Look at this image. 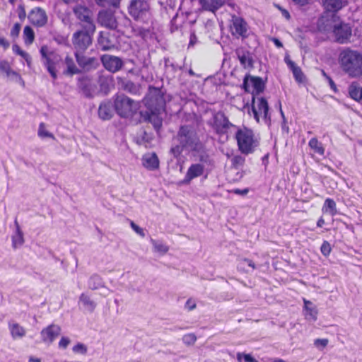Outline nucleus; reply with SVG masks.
Listing matches in <instances>:
<instances>
[{"label":"nucleus","mask_w":362,"mask_h":362,"mask_svg":"<svg viewBox=\"0 0 362 362\" xmlns=\"http://www.w3.org/2000/svg\"><path fill=\"white\" fill-rule=\"evenodd\" d=\"M95 1L99 6L117 9L120 6L121 0H95Z\"/></svg>","instance_id":"58836bf2"},{"label":"nucleus","mask_w":362,"mask_h":362,"mask_svg":"<svg viewBox=\"0 0 362 362\" xmlns=\"http://www.w3.org/2000/svg\"><path fill=\"white\" fill-rule=\"evenodd\" d=\"M40 52L42 59L47 57L48 55H54V53L53 52H49L48 47L46 45H43L41 47Z\"/></svg>","instance_id":"864d4df0"},{"label":"nucleus","mask_w":362,"mask_h":362,"mask_svg":"<svg viewBox=\"0 0 362 362\" xmlns=\"http://www.w3.org/2000/svg\"><path fill=\"white\" fill-rule=\"evenodd\" d=\"M100 62L107 71L112 73L119 71L124 65L121 58L110 54L103 55L100 57Z\"/></svg>","instance_id":"ddd939ff"},{"label":"nucleus","mask_w":362,"mask_h":362,"mask_svg":"<svg viewBox=\"0 0 362 362\" xmlns=\"http://www.w3.org/2000/svg\"><path fill=\"white\" fill-rule=\"evenodd\" d=\"M100 91L104 95H107L114 86L113 77L111 75H100L98 79Z\"/></svg>","instance_id":"b1692460"},{"label":"nucleus","mask_w":362,"mask_h":362,"mask_svg":"<svg viewBox=\"0 0 362 362\" xmlns=\"http://www.w3.org/2000/svg\"><path fill=\"white\" fill-rule=\"evenodd\" d=\"M247 24L241 17L233 16L232 17L231 32L236 37H247Z\"/></svg>","instance_id":"a211bd4d"},{"label":"nucleus","mask_w":362,"mask_h":362,"mask_svg":"<svg viewBox=\"0 0 362 362\" xmlns=\"http://www.w3.org/2000/svg\"><path fill=\"white\" fill-rule=\"evenodd\" d=\"M8 329L13 339L22 338L25 335V329L18 323L14 322H8Z\"/></svg>","instance_id":"7c9ffc66"},{"label":"nucleus","mask_w":362,"mask_h":362,"mask_svg":"<svg viewBox=\"0 0 362 362\" xmlns=\"http://www.w3.org/2000/svg\"><path fill=\"white\" fill-rule=\"evenodd\" d=\"M70 344V339L68 337H63L59 342V348L66 349Z\"/></svg>","instance_id":"680f3d73"},{"label":"nucleus","mask_w":362,"mask_h":362,"mask_svg":"<svg viewBox=\"0 0 362 362\" xmlns=\"http://www.w3.org/2000/svg\"><path fill=\"white\" fill-rule=\"evenodd\" d=\"M24 41L26 45L33 42L35 39V33L31 27L27 25L23 30Z\"/></svg>","instance_id":"ea45409f"},{"label":"nucleus","mask_w":362,"mask_h":362,"mask_svg":"<svg viewBox=\"0 0 362 362\" xmlns=\"http://www.w3.org/2000/svg\"><path fill=\"white\" fill-rule=\"evenodd\" d=\"M73 11L76 18L83 22L81 28H86L89 25H95L91 16V11L87 7L78 5L74 8Z\"/></svg>","instance_id":"dca6fc26"},{"label":"nucleus","mask_w":362,"mask_h":362,"mask_svg":"<svg viewBox=\"0 0 362 362\" xmlns=\"http://www.w3.org/2000/svg\"><path fill=\"white\" fill-rule=\"evenodd\" d=\"M142 160L143 165L150 170H154L159 167V160L155 153L145 155Z\"/></svg>","instance_id":"bb28decb"},{"label":"nucleus","mask_w":362,"mask_h":362,"mask_svg":"<svg viewBox=\"0 0 362 362\" xmlns=\"http://www.w3.org/2000/svg\"><path fill=\"white\" fill-rule=\"evenodd\" d=\"M147 111L153 113H160L165 107L164 93L161 89L156 87H150L148 95L146 98Z\"/></svg>","instance_id":"6e6552de"},{"label":"nucleus","mask_w":362,"mask_h":362,"mask_svg":"<svg viewBox=\"0 0 362 362\" xmlns=\"http://www.w3.org/2000/svg\"><path fill=\"white\" fill-rule=\"evenodd\" d=\"M178 18H179V14H178V13H177L173 16V18H172V20L170 21V31L172 33L177 30L178 28H180V25H181L180 23H177Z\"/></svg>","instance_id":"8fccbe9b"},{"label":"nucleus","mask_w":362,"mask_h":362,"mask_svg":"<svg viewBox=\"0 0 362 362\" xmlns=\"http://www.w3.org/2000/svg\"><path fill=\"white\" fill-rule=\"evenodd\" d=\"M274 6L281 11L282 16L286 19L289 20L291 18V15H290L289 12L286 9L284 8L279 4H274Z\"/></svg>","instance_id":"4d7b16f0"},{"label":"nucleus","mask_w":362,"mask_h":362,"mask_svg":"<svg viewBox=\"0 0 362 362\" xmlns=\"http://www.w3.org/2000/svg\"><path fill=\"white\" fill-rule=\"evenodd\" d=\"M322 211L334 216L337 214L336 202L330 198H327L325 201Z\"/></svg>","instance_id":"c9c22d12"},{"label":"nucleus","mask_w":362,"mask_h":362,"mask_svg":"<svg viewBox=\"0 0 362 362\" xmlns=\"http://www.w3.org/2000/svg\"><path fill=\"white\" fill-rule=\"evenodd\" d=\"M331 250H332V248H331V245H330L329 243L326 240L323 241V243L321 245V247H320V251H321L322 254L324 256L327 257L328 255H329Z\"/></svg>","instance_id":"de8ad7c7"},{"label":"nucleus","mask_w":362,"mask_h":362,"mask_svg":"<svg viewBox=\"0 0 362 362\" xmlns=\"http://www.w3.org/2000/svg\"><path fill=\"white\" fill-rule=\"evenodd\" d=\"M98 117L103 120H109L114 115V104L110 100L103 101L98 107Z\"/></svg>","instance_id":"412c9836"},{"label":"nucleus","mask_w":362,"mask_h":362,"mask_svg":"<svg viewBox=\"0 0 362 362\" xmlns=\"http://www.w3.org/2000/svg\"><path fill=\"white\" fill-rule=\"evenodd\" d=\"M333 33L338 42L344 43L351 35V28L348 24L341 22L334 25Z\"/></svg>","instance_id":"f3484780"},{"label":"nucleus","mask_w":362,"mask_h":362,"mask_svg":"<svg viewBox=\"0 0 362 362\" xmlns=\"http://www.w3.org/2000/svg\"><path fill=\"white\" fill-rule=\"evenodd\" d=\"M256 99L257 102L255 101V107L258 117H259V114L263 113L265 123L269 124L271 122V115L269 112V107L267 99L263 97L256 98Z\"/></svg>","instance_id":"4be33fe9"},{"label":"nucleus","mask_w":362,"mask_h":362,"mask_svg":"<svg viewBox=\"0 0 362 362\" xmlns=\"http://www.w3.org/2000/svg\"><path fill=\"white\" fill-rule=\"evenodd\" d=\"M61 328L57 325H51L41 331L42 339L45 342L52 343L60 334Z\"/></svg>","instance_id":"aec40b11"},{"label":"nucleus","mask_w":362,"mask_h":362,"mask_svg":"<svg viewBox=\"0 0 362 362\" xmlns=\"http://www.w3.org/2000/svg\"><path fill=\"white\" fill-rule=\"evenodd\" d=\"M127 10L136 21L145 22L151 16L148 0H130Z\"/></svg>","instance_id":"0eeeda50"},{"label":"nucleus","mask_w":362,"mask_h":362,"mask_svg":"<svg viewBox=\"0 0 362 362\" xmlns=\"http://www.w3.org/2000/svg\"><path fill=\"white\" fill-rule=\"evenodd\" d=\"M202 8L206 11L215 12L225 3V0H199Z\"/></svg>","instance_id":"c85d7f7f"},{"label":"nucleus","mask_w":362,"mask_h":362,"mask_svg":"<svg viewBox=\"0 0 362 362\" xmlns=\"http://www.w3.org/2000/svg\"><path fill=\"white\" fill-rule=\"evenodd\" d=\"M18 18L21 20H24L26 17V13H25L24 6L23 5H19L18 7Z\"/></svg>","instance_id":"e2e57ef3"},{"label":"nucleus","mask_w":362,"mask_h":362,"mask_svg":"<svg viewBox=\"0 0 362 362\" xmlns=\"http://www.w3.org/2000/svg\"><path fill=\"white\" fill-rule=\"evenodd\" d=\"M16 230L15 233L12 235V246L13 248H18L24 243L23 233L21 230L20 226L16 219L14 221Z\"/></svg>","instance_id":"c756f323"},{"label":"nucleus","mask_w":362,"mask_h":362,"mask_svg":"<svg viewBox=\"0 0 362 362\" xmlns=\"http://www.w3.org/2000/svg\"><path fill=\"white\" fill-rule=\"evenodd\" d=\"M28 18L31 24L37 27H43L47 23V16L44 9L40 7H35L32 9Z\"/></svg>","instance_id":"4468645a"},{"label":"nucleus","mask_w":362,"mask_h":362,"mask_svg":"<svg viewBox=\"0 0 362 362\" xmlns=\"http://www.w3.org/2000/svg\"><path fill=\"white\" fill-rule=\"evenodd\" d=\"M79 302H81L85 308L90 313H92L96 307V303L93 300H92L88 296L86 295L85 293H82L80 296Z\"/></svg>","instance_id":"e433bc0d"},{"label":"nucleus","mask_w":362,"mask_h":362,"mask_svg":"<svg viewBox=\"0 0 362 362\" xmlns=\"http://www.w3.org/2000/svg\"><path fill=\"white\" fill-rule=\"evenodd\" d=\"M196 341L197 337L192 333L185 334L182 337L183 343L187 346L193 345Z\"/></svg>","instance_id":"a18cd8bd"},{"label":"nucleus","mask_w":362,"mask_h":362,"mask_svg":"<svg viewBox=\"0 0 362 362\" xmlns=\"http://www.w3.org/2000/svg\"><path fill=\"white\" fill-rule=\"evenodd\" d=\"M21 25L18 23H15L13 27L11 30V36L13 37H16L18 36L21 31Z\"/></svg>","instance_id":"5fc2aeb1"},{"label":"nucleus","mask_w":362,"mask_h":362,"mask_svg":"<svg viewBox=\"0 0 362 362\" xmlns=\"http://www.w3.org/2000/svg\"><path fill=\"white\" fill-rule=\"evenodd\" d=\"M328 344L327 339H317L315 340L314 344L317 347H325Z\"/></svg>","instance_id":"13d9d810"},{"label":"nucleus","mask_w":362,"mask_h":362,"mask_svg":"<svg viewBox=\"0 0 362 362\" xmlns=\"http://www.w3.org/2000/svg\"><path fill=\"white\" fill-rule=\"evenodd\" d=\"M214 163L211 158L209 156V162L204 163L200 162L192 163L190 165L187 171L185 174V176L182 180V183L185 185H188L191 182V181L198 177H200L205 174L204 178L206 179L208 176L209 171L206 169L205 165H211Z\"/></svg>","instance_id":"9d476101"},{"label":"nucleus","mask_w":362,"mask_h":362,"mask_svg":"<svg viewBox=\"0 0 362 362\" xmlns=\"http://www.w3.org/2000/svg\"><path fill=\"white\" fill-rule=\"evenodd\" d=\"M88 286L91 290H97L105 287V282L98 274H94L89 278Z\"/></svg>","instance_id":"2f4dec72"},{"label":"nucleus","mask_w":362,"mask_h":362,"mask_svg":"<svg viewBox=\"0 0 362 362\" xmlns=\"http://www.w3.org/2000/svg\"><path fill=\"white\" fill-rule=\"evenodd\" d=\"M185 307L189 310H192L196 308V303L192 299H188Z\"/></svg>","instance_id":"338daca9"},{"label":"nucleus","mask_w":362,"mask_h":362,"mask_svg":"<svg viewBox=\"0 0 362 362\" xmlns=\"http://www.w3.org/2000/svg\"><path fill=\"white\" fill-rule=\"evenodd\" d=\"M245 161V158L241 155H235L231 159L232 165L233 168L238 169L242 167Z\"/></svg>","instance_id":"37998d69"},{"label":"nucleus","mask_w":362,"mask_h":362,"mask_svg":"<svg viewBox=\"0 0 362 362\" xmlns=\"http://www.w3.org/2000/svg\"><path fill=\"white\" fill-rule=\"evenodd\" d=\"M132 228L139 235H140L141 237L145 236V233L144 232V230L140 228L139 226H137L134 221H131L130 223Z\"/></svg>","instance_id":"6e6d98bb"},{"label":"nucleus","mask_w":362,"mask_h":362,"mask_svg":"<svg viewBox=\"0 0 362 362\" xmlns=\"http://www.w3.org/2000/svg\"><path fill=\"white\" fill-rule=\"evenodd\" d=\"M98 20L101 25L107 28L115 30L117 28V22L114 12L110 10H103L99 11Z\"/></svg>","instance_id":"2eb2a0df"},{"label":"nucleus","mask_w":362,"mask_h":362,"mask_svg":"<svg viewBox=\"0 0 362 362\" xmlns=\"http://www.w3.org/2000/svg\"><path fill=\"white\" fill-rule=\"evenodd\" d=\"M236 54L240 64L245 69L253 67L254 60L250 52L243 49H240L236 50Z\"/></svg>","instance_id":"5701e85b"},{"label":"nucleus","mask_w":362,"mask_h":362,"mask_svg":"<svg viewBox=\"0 0 362 362\" xmlns=\"http://www.w3.org/2000/svg\"><path fill=\"white\" fill-rule=\"evenodd\" d=\"M235 139L239 151L245 155L252 153L259 146V141L255 138L253 131L246 127L238 129Z\"/></svg>","instance_id":"39448f33"},{"label":"nucleus","mask_w":362,"mask_h":362,"mask_svg":"<svg viewBox=\"0 0 362 362\" xmlns=\"http://www.w3.org/2000/svg\"><path fill=\"white\" fill-rule=\"evenodd\" d=\"M291 70L292 71L293 77L295 78L296 81H298L299 83H301L303 81L304 74H303L301 69L299 66H296Z\"/></svg>","instance_id":"c03bdc74"},{"label":"nucleus","mask_w":362,"mask_h":362,"mask_svg":"<svg viewBox=\"0 0 362 362\" xmlns=\"http://www.w3.org/2000/svg\"><path fill=\"white\" fill-rule=\"evenodd\" d=\"M114 110L122 118H128L132 116L137 108L136 102L124 94H116L113 97Z\"/></svg>","instance_id":"423d86ee"},{"label":"nucleus","mask_w":362,"mask_h":362,"mask_svg":"<svg viewBox=\"0 0 362 362\" xmlns=\"http://www.w3.org/2000/svg\"><path fill=\"white\" fill-rule=\"evenodd\" d=\"M46 68H47V71L49 73V74L52 77V78L54 80L57 79V71L55 69V66H46Z\"/></svg>","instance_id":"0e129e2a"},{"label":"nucleus","mask_w":362,"mask_h":362,"mask_svg":"<svg viewBox=\"0 0 362 362\" xmlns=\"http://www.w3.org/2000/svg\"><path fill=\"white\" fill-rule=\"evenodd\" d=\"M77 86L85 98L90 99L95 96L96 86L88 76L78 78Z\"/></svg>","instance_id":"f8f14e48"},{"label":"nucleus","mask_w":362,"mask_h":362,"mask_svg":"<svg viewBox=\"0 0 362 362\" xmlns=\"http://www.w3.org/2000/svg\"><path fill=\"white\" fill-rule=\"evenodd\" d=\"M323 5L326 10L331 12H336L343 6V0H322Z\"/></svg>","instance_id":"473e14b6"},{"label":"nucleus","mask_w":362,"mask_h":362,"mask_svg":"<svg viewBox=\"0 0 362 362\" xmlns=\"http://www.w3.org/2000/svg\"><path fill=\"white\" fill-rule=\"evenodd\" d=\"M308 304L313 305V303L304 299L305 316L307 320L316 321L317 310L315 307H308Z\"/></svg>","instance_id":"72a5a7b5"},{"label":"nucleus","mask_w":362,"mask_h":362,"mask_svg":"<svg viewBox=\"0 0 362 362\" xmlns=\"http://www.w3.org/2000/svg\"><path fill=\"white\" fill-rule=\"evenodd\" d=\"M361 87L356 82H353L349 86V94L350 97L355 100H361L362 96H361Z\"/></svg>","instance_id":"f704fd0d"},{"label":"nucleus","mask_w":362,"mask_h":362,"mask_svg":"<svg viewBox=\"0 0 362 362\" xmlns=\"http://www.w3.org/2000/svg\"><path fill=\"white\" fill-rule=\"evenodd\" d=\"M57 55L54 54V55H48L47 57L43 59V64L44 66H55L56 62L57 61Z\"/></svg>","instance_id":"49530a36"},{"label":"nucleus","mask_w":362,"mask_h":362,"mask_svg":"<svg viewBox=\"0 0 362 362\" xmlns=\"http://www.w3.org/2000/svg\"><path fill=\"white\" fill-rule=\"evenodd\" d=\"M164 66L166 72L175 74L178 70L182 69V66L173 62L170 58H164Z\"/></svg>","instance_id":"4c0bfd02"},{"label":"nucleus","mask_w":362,"mask_h":362,"mask_svg":"<svg viewBox=\"0 0 362 362\" xmlns=\"http://www.w3.org/2000/svg\"><path fill=\"white\" fill-rule=\"evenodd\" d=\"M207 124L218 135L226 134L230 127H235L221 111H214L212 117L207 122Z\"/></svg>","instance_id":"1a4fd4ad"},{"label":"nucleus","mask_w":362,"mask_h":362,"mask_svg":"<svg viewBox=\"0 0 362 362\" xmlns=\"http://www.w3.org/2000/svg\"><path fill=\"white\" fill-rule=\"evenodd\" d=\"M95 25H88L81 30L76 31L72 36V44L74 52H85L92 45L93 35L95 32Z\"/></svg>","instance_id":"20e7f679"},{"label":"nucleus","mask_w":362,"mask_h":362,"mask_svg":"<svg viewBox=\"0 0 362 362\" xmlns=\"http://www.w3.org/2000/svg\"><path fill=\"white\" fill-rule=\"evenodd\" d=\"M152 133L148 132L144 128H141L134 136V141L138 145H145L150 144L153 140Z\"/></svg>","instance_id":"393cba45"},{"label":"nucleus","mask_w":362,"mask_h":362,"mask_svg":"<svg viewBox=\"0 0 362 362\" xmlns=\"http://www.w3.org/2000/svg\"><path fill=\"white\" fill-rule=\"evenodd\" d=\"M117 79V84L119 89L133 95H140L141 94L139 84H136L127 78H118Z\"/></svg>","instance_id":"6ab92c4d"},{"label":"nucleus","mask_w":362,"mask_h":362,"mask_svg":"<svg viewBox=\"0 0 362 362\" xmlns=\"http://www.w3.org/2000/svg\"><path fill=\"white\" fill-rule=\"evenodd\" d=\"M339 62L343 71L351 77L362 76V54L346 49L341 52Z\"/></svg>","instance_id":"f03ea898"},{"label":"nucleus","mask_w":362,"mask_h":362,"mask_svg":"<svg viewBox=\"0 0 362 362\" xmlns=\"http://www.w3.org/2000/svg\"><path fill=\"white\" fill-rule=\"evenodd\" d=\"M64 64L66 66V69L63 72L64 75L73 76L74 74H81V69L76 66L74 59L71 57L67 55L65 57Z\"/></svg>","instance_id":"cd10ccee"},{"label":"nucleus","mask_w":362,"mask_h":362,"mask_svg":"<svg viewBox=\"0 0 362 362\" xmlns=\"http://www.w3.org/2000/svg\"><path fill=\"white\" fill-rule=\"evenodd\" d=\"M84 52H74L76 61L81 69V73L90 72L97 69L100 64V59L94 57H88L83 54Z\"/></svg>","instance_id":"9b49d317"},{"label":"nucleus","mask_w":362,"mask_h":362,"mask_svg":"<svg viewBox=\"0 0 362 362\" xmlns=\"http://www.w3.org/2000/svg\"><path fill=\"white\" fill-rule=\"evenodd\" d=\"M183 152L198 156L200 162L209 163V154L206 146L201 141L194 127L190 125H181L177 134L173 139V144L169 153L174 158L179 159Z\"/></svg>","instance_id":"f257e3e1"},{"label":"nucleus","mask_w":362,"mask_h":362,"mask_svg":"<svg viewBox=\"0 0 362 362\" xmlns=\"http://www.w3.org/2000/svg\"><path fill=\"white\" fill-rule=\"evenodd\" d=\"M249 192V189L248 188H245V189H234L232 190V192L235 194H238V195H241V196H245Z\"/></svg>","instance_id":"69168bd1"},{"label":"nucleus","mask_w":362,"mask_h":362,"mask_svg":"<svg viewBox=\"0 0 362 362\" xmlns=\"http://www.w3.org/2000/svg\"><path fill=\"white\" fill-rule=\"evenodd\" d=\"M154 247L156 250V251L161 252H163V253L167 252L168 250V247L166 245L162 244V243H154Z\"/></svg>","instance_id":"052dcab7"},{"label":"nucleus","mask_w":362,"mask_h":362,"mask_svg":"<svg viewBox=\"0 0 362 362\" xmlns=\"http://www.w3.org/2000/svg\"><path fill=\"white\" fill-rule=\"evenodd\" d=\"M72 350L75 353H80L82 354H86L87 353L86 346L81 343H78L76 345H75Z\"/></svg>","instance_id":"603ef678"},{"label":"nucleus","mask_w":362,"mask_h":362,"mask_svg":"<svg viewBox=\"0 0 362 362\" xmlns=\"http://www.w3.org/2000/svg\"><path fill=\"white\" fill-rule=\"evenodd\" d=\"M243 359L245 362H258L250 354H243Z\"/></svg>","instance_id":"774afa93"},{"label":"nucleus","mask_w":362,"mask_h":362,"mask_svg":"<svg viewBox=\"0 0 362 362\" xmlns=\"http://www.w3.org/2000/svg\"><path fill=\"white\" fill-rule=\"evenodd\" d=\"M38 135L42 137V138H45V137H51V138H54V136L52 134L49 133V132H47L45 129V125L43 123H41L40 124V127H39V129H38Z\"/></svg>","instance_id":"3c124183"},{"label":"nucleus","mask_w":362,"mask_h":362,"mask_svg":"<svg viewBox=\"0 0 362 362\" xmlns=\"http://www.w3.org/2000/svg\"><path fill=\"white\" fill-rule=\"evenodd\" d=\"M13 52L16 54L23 57V55L28 57V53L22 50L18 45H13L12 47Z\"/></svg>","instance_id":"bf43d9fd"},{"label":"nucleus","mask_w":362,"mask_h":362,"mask_svg":"<svg viewBox=\"0 0 362 362\" xmlns=\"http://www.w3.org/2000/svg\"><path fill=\"white\" fill-rule=\"evenodd\" d=\"M0 70L5 72L7 77L10 76L11 66L6 60H1L0 62Z\"/></svg>","instance_id":"09e8293b"},{"label":"nucleus","mask_w":362,"mask_h":362,"mask_svg":"<svg viewBox=\"0 0 362 362\" xmlns=\"http://www.w3.org/2000/svg\"><path fill=\"white\" fill-rule=\"evenodd\" d=\"M309 146L311 148L315 149V152L320 155L324 154L325 149L321 146V144L318 142L317 139L315 138H313L309 141Z\"/></svg>","instance_id":"79ce46f5"},{"label":"nucleus","mask_w":362,"mask_h":362,"mask_svg":"<svg viewBox=\"0 0 362 362\" xmlns=\"http://www.w3.org/2000/svg\"><path fill=\"white\" fill-rule=\"evenodd\" d=\"M98 43L101 46L103 50H109L115 47V45L107 36L100 35L98 39Z\"/></svg>","instance_id":"a19ab883"},{"label":"nucleus","mask_w":362,"mask_h":362,"mask_svg":"<svg viewBox=\"0 0 362 362\" xmlns=\"http://www.w3.org/2000/svg\"><path fill=\"white\" fill-rule=\"evenodd\" d=\"M140 116L144 122H151L154 129L158 131L162 126V121L158 119V115L159 113H153L148 111H140Z\"/></svg>","instance_id":"a878e982"},{"label":"nucleus","mask_w":362,"mask_h":362,"mask_svg":"<svg viewBox=\"0 0 362 362\" xmlns=\"http://www.w3.org/2000/svg\"><path fill=\"white\" fill-rule=\"evenodd\" d=\"M266 87V82L259 76L246 75L243 79L242 88L245 92L251 93V111L255 120L259 122V117L255 107V100L257 95L263 93Z\"/></svg>","instance_id":"7ed1b4c3"}]
</instances>
